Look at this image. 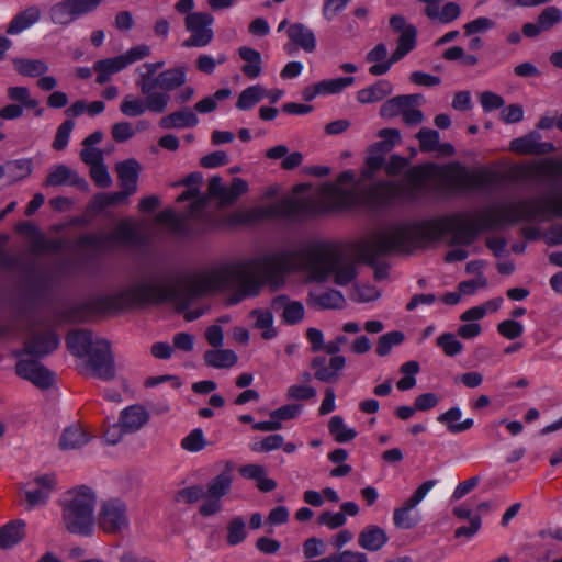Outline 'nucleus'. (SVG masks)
<instances>
[{"instance_id": "e2e57ef3", "label": "nucleus", "mask_w": 562, "mask_h": 562, "mask_svg": "<svg viewBox=\"0 0 562 562\" xmlns=\"http://www.w3.org/2000/svg\"><path fill=\"white\" fill-rule=\"evenodd\" d=\"M350 0H324L322 14L325 20L333 21L345 10Z\"/></svg>"}, {"instance_id": "c03bdc74", "label": "nucleus", "mask_w": 562, "mask_h": 562, "mask_svg": "<svg viewBox=\"0 0 562 562\" xmlns=\"http://www.w3.org/2000/svg\"><path fill=\"white\" fill-rule=\"evenodd\" d=\"M77 182V175L67 166L59 165L50 170L48 173L45 184L46 186H64L74 184Z\"/></svg>"}, {"instance_id": "603ef678", "label": "nucleus", "mask_w": 562, "mask_h": 562, "mask_svg": "<svg viewBox=\"0 0 562 562\" xmlns=\"http://www.w3.org/2000/svg\"><path fill=\"white\" fill-rule=\"evenodd\" d=\"M247 537L246 525L243 517H234L227 525V543L229 546H237L241 543Z\"/></svg>"}, {"instance_id": "338daca9", "label": "nucleus", "mask_w": 562, "mask_h": 562, "mask_svg": "<svg viewBox=\"0 0 562 562\" xmlns=\"http://www.w3.org/2000/svg\"><path fill=\"white\" fill-rule=\"evenodd\" d=\"M317 522L329 529H337L346 524V516L342 513L324 512L318 516Z\"/></svg>"}, {"instance_id": "39448f33", "label": "nucleus", "mask_w": 562, "mask_h": 562, "mask_svg": "<svg viewBox=\"0 0 562 562\" xmlns=\"http://www.w3.org/2000/svg\"><path fill=\"white\" fill-rule=\"evenodd\" d=\"M202 175L199 172L191 173L182 184L188 189L178 196L179 203L193 200L188 217L191 218H209L212 226H225L223 222L226 220H215L209 217L207 205L211 199L218 202L221 206L233 204L240 195L248 191V183L241 178H234L229 187L223 184L220 177H212L207 183V194L198 196L200 184L202 183Z\"/></svg>"}, {"instance_id": "13d9d810", "label": "nucleus", "mask_w": 562, "mask_h": 562, "mask_svg": "<svg viewBox=\"0 0 562 562\" xmlns=\"http://www.w3.org/2000/svg\"><path fill=\"white\" fill-rule=\"evenodd\" d=\"M401 379L396 386H415L416 375L419 372V363L417 361H407L401 366Z\"/></svg>"}, {"instance_id": "412c9836", "label": "nucleus", "mask_w": 562, "mask_h": 562, "mask_svg": "<svg viewBox=\"0 0 562 562\" xmlns=\"http://www.w3.org/2000/svg\"><path fill=\"white\" fill-rule=\"evenodd\" d=\"M345 364L344 356H333L328 360L325 357H316L312 362V368L317 380L330 383L338 376Z\"/></svg>"}, {"instance_id": "f03ea898", "label": "nucleus", "mask_w": 562, "mask_h": 562, "mask_svg": "<svg viewBox=\"0 0 562 562\" xmlns=\"http://www.w3.org/2000/svg\"><path fill=\"white\" fill-rule=\"evenodd\" d=\"M562 217V193L496 205L483 212H461L381 228L382 254H409L451 235L456 244L469 245L484 229L520 221Z\"/></svg>"}, {"instance_id": "09e8293b", "label": "nucleus", "mask_w": 562, "mask_h": 562, "mask_svg": "<svg viewBox=\"0 0 562 562\" xmlns=\"http://www.w3.org/2000/svg\"><path fill=\"white\" fill-rule=\"evenodd\" d=\"M16 71L23 76L37 77L47 70V65L38 59H14Z\"/></svg>"}, {"instance_id": "774afa93", "label": "nucleus", "mask_w": 562, "mask_h": 562, "mask_svg": "<svg viewBox=\"0 0 562 562\" xmlns=\"http://www.w3.org/2000/svg\"><path fill=\"white\" fill-rule=\"evenodd\" d=\"M325 552V543L322 539L312 537L303 543V554L306 559H314Z\"/></svg>"}, {"instance_id": "dca6fc26", "label": "nucleus", "mask_w": 562, "mask_h": 562, "mask_svg": "<svg viewBox=\"0 0 562 562\" xmlns=\"http://www.w3.org/2000/svg\"><path fill=\"white\" fill-rule=\"evenodd\" d=\"M16 374L34 386H52L57 383V375L34 360H20Z\"/></svg>"}, {"instance_id": "a19ab883", "label": "nucleus", "mask_w": 562, "mask_h": 562, "mask_svg": "<svg viewBox=\"0 0 562 562\" xmlns=\"http://www.w3.org/2000/svg\"><path fill=\"white\" fill-rule=\"evenodd\" d=\"M273 305L283 306V319L288 324H296L304 317V306L300 302H289L285 297H277Z\"/></svg>"}, {"instance_id": "49530a36", "label": "nucleus", "mask_w": 562, "mask_h": 562, "mask_svg": "<svg viewBox=\"0 0 562 562\" xmlns=\"http://www.w3.org/2000/svg\"><path fill=\"white\" fill-rule=\"evenodd\" d=\"M405 339L402 331L393 330L382 335L376 344L375 352L380 357L387 356L395 346L401 345Z\"/></svg>"}, {"instance_id": "c85d7f7f", "label": "nucleus", "mask_w": 562, "mask_h": 562, "mask_svg": "<svg viewBox=\"0 0 562 562\" xmlns=\"http://www.w3.org/2000/svg\"><path fill=\"white\" fill-rule=\"evenodd\" d=\"M198 123L196 114L189 109H184L164 116L159 122V126L164 130L186 128L196 126Z\"/></svg>"}, {"instance_id": "473e14b6", "label": "nucleus", "mask_w": 562, "mask_h": 562, "mask_svg": "<svg viewBox=\"0 0 562 562\" xmlns=\"http://www.w3.org/2000/svg\"><path fill=\"white\" fill-rule=\"evenodd\" d=\"M132 194L133 193H130L124 189L120 192L95 194L88 206V211L92 214L100 213L108 206L126 202L128 196Z\"/></svg>"}, {"instance_id": "864d4df0", "label": "nucleus", "mask_w": 562, "mask_h": 562, "mask_svg": "<svg viewBox=\"0 0 562 562\" xmlns=\"http://www.w3.org/2000/svg\"><path fill=\"white\" fill-rule=\"evenodd\" d=\"M353 77H341L334 79H326L318 82V92L326 94H336L353 85Z\"/></svg>"}, {"instance_id": "e433bc0d", "label": "nucleus", "mask_w": 562, "mask_h": 562, "mask_svg": "<svg viewBox=\"0 0 562 562\" xmlns=\"http://www.w3.org/2000/svg\"><path fill=\"white\" fill-rule=\"evenodd\" d=\"M142 224V222L124 218L116 225L113 238L125 244H137L139 241Z\"/></svg>"}, {"instance_id": "de8ad7c7", "label": "nucleus", "mask_w": 562, "mask_h": 562, "mask_svg": "<svg viewBox=\"0 0 562 562\" xmlns=\"http://www.w3.org/2000/svg\"><path fill=\"white\" fill-rule=\"evenodd\" d=\"M232 91L228 88L217 90L214 94L209 95L195 103L196 112L206 114L213 112L217 108V103L231 97Z\"/></svg>"}, {"instance_id": "58836bf2", "label": "nucleus", "mask_w": 562, "mask_h": 562, "mask_svg": "<svg viewBox=\"0 0 562 562\" xmlns=\"http://www.w3.org/2000/svg\"><path fill=\"white\" fill-rule=\"evenodd\" d=\"M237 355L229 349H212L204 355L205 363L210 367L224 369L231 368L237 362Z\"/></svg>"}, {"instance_id": "a211bd4d", "label": "nucleus", "mask_w": 562, "mask_h": 562, "mask_svg": "<svg viewBox=\"0 0 562 562\" xmlns=\"http://www.w3.org/2000/svg\"><path fill=\"white\" fill-rule=\"evenodd\" d=\"M416 45V29L414 26H406V29L402 32L397 47L393 53L390 61L384 64L372 65L369 69L370 74L373 76H381L389 71L391 66L403 58L406 54H408Z\"/></svg>"}, {"instance_id": "ddd939ff", "label": "nucleus", "mask_w": 562, "mask_h": 562, "mask_svg": "<svg viewBox=\"0 0 562 562\" xmlns=\"http://www.w3.org/2000/svg\"><path fill=\"white\" fill-rule=\"evenodd\" d=\"M103 0H63L50 8L55 24L67 26L82 15L95 11Z\"/></svg>"}, {"instance_id": "69168bd1", "label": "nucleus", "mask_w": 562, "mask_h": 562, "mask_svg": "<svg viewBox=\"0 0 562 562\" xmlns=\"http://www.w3.org/2000/svg\"><path fill=\"white\" fill-rule=\"evenodd\" d=\"M203 497L205 498L204 487L202 485H192L180 490L177 493L176 499L178 502L182 499L188 504H192L200 501Z\"/></svg>"}, {"instance_id": "bf43d9fd", "label": "nucleus", "mask_w": 562, "mask_h": 562, "mask_svg": "<svg viewBox=\"0 0 562 562\" xmlns=\"http://www.w3.org/2000/svg\"><path fill=\"white\" fill-rule=\"evenodd\" d=\"M8 167L13 181H19L29 177L33 170L32 160L27 158L11 161L8 164Z\"/></svg>"}, {"instance_id": "6e6d98bb", "label": "nucleus", "mask_w": 562, "mask_h": 562, "mask_svg": "<svg viewBox=\"0 0 562 562\" xmlns=\"http://www.w3.org/2000/svg\"><path fill=\"white\" fill-rule=\"evenodd\" d=\"M437 345L442 349L446 356L454 357L459 355L463 345L459 341L457 336L451 333H446L437 338Z\"/></svg>"}, {"instance_id": "2f4dec72", "label": "nucleus", "mask_w": 562, "mask_h": 562, "mask_svg": "<svg viewBox=\"0 0 562 562\" xmlns=\"http://www.w3.org/2000/svg\"><path fill=\"white\" fill-rule=\"evenodd\" d=\"M461 411L458 407H451L447 412L437 416V422L445 425L451 434L464 432L473 427V419L468 418L459 423Z\"/></svg>"}, {"instance_id": "1a4fd4ad", "label": "nucleus", "mask_w": 562, "mask_h": 562, "mask_svg": "<svg viewBox=\"0 0 562 562\" xmlns=\"http://www.w3.org/2000/svg\"><path fill=\"white\" fill-rule=\"evenodd\" d=\"M233 479V468L227 463L221 473L209 481L204 490L205 501L199 507L201 516L210 517L222 510V498L231 492Z\"/></svg>"}, {"instance_id": "0eeeda50", "label": "nucleus", "mask_w": 562, "mask_h": 562, "mask_svg": "<svg viewBox=\"0 0 562 562\" xmlns=\"http://www.w3.org/2000/svg\"><path fill=\"white\" fill-rule=\"evenodd\" d=\"M68 349L78 357H89L91 375L108 380L114 373L110 344L104 339H93L89 330H74L66 339Z\"/></svg>"}, {"instance_id": "680f3d73", "label": "nucleus", "mask_w": 562, "mask_h": 562, "mask_svg": "<svg viewBox=\"0 0 562 562\" xmlns=\"http://www.w3.org/2000/svg\"><path fill=\"white\" fill-rule=\"evenodd\" d=\"M562 20V12L555 7L546 8L538 18V22L543 31L549 30Z\"/></svg>"}, {"instance_id": "4be33fe9", "label": "nucleus", "mask_w": 562, "mask_h": 562, "mask_svg": "<svg viewBox=\"0 0 562 562\" xmlns=\"http://www.w3.org/2000/svg\"><path fill=\"white\" fill-rule=\"evenodd\" d=\"M417 138L422 151L436 153L439 156H452L454 147L450 143H440V135L435 130L422 128Z\"/></svg>"}, {"instance_id": "4c0bfd02", "label": "nucleus", "mask_w": 562, "mask_h": 562, "mask_svg": "<svg viewBox=\"0 0 562 562\" xmlns=\"http://www.w3.org/2000/svg\"><path fill=\"white\" fill-rule=\"evenodd\" d=\"M392 85L386 80H380L374 85L357 92V100L360 103L369 104L383 100L391 94Z\"/></svg>"}, {"instance_id": "c756f323", "label": "nucleus", "mask_w": 562, "mask_h": 562, "mask_svg": "<svg viewBox=\"0 0 562 562\" xmlns=\"http://www.w3.org/2000/svg\"><path fill=\"white\" fill-rule=\"evenodd\" d=\"M40 18V9L37 7H29L12 19L8 25L7 33L9 35L20 34L38 22Z\"/></svg>"}, {"instance_id": "5fc2aeb1", "label": "nucleus", "mask_w": 562, "mask_h": 562, "mask_svg": "<svg viewBox=\"0 0 562 562\" xmlns=\"http://www.w3.org/2000/svg\"><path fill=\"white\" fill-rule=\"evenodd\" d=\"M8 97L10 100L15 101L24 109H37L38 101L31 97L30 90L25 87H10L8 89Z\"/></svg>"}, {"instance_id": "bb28decb", "label": "nucleus", "mask_w": 562, "mask_h": 562, "mask_svg": "<svg viewBox=\"0 0 562 562\" xmlns=\"http://www.w3.org/2000/svg\"><path fill=\"white\" fill-rule=\"evenodd\" d=\"M387 540L385 531L375 525L367 526L358 536L359 546L369 551L380 550Z\"/></svg>"}, {"instance_id": "9d476101", "label": "nucleus", "mask_w": 562, "mask_h": 562, "mask_svg": "<svg viewBox=\"0 0 562 562\" xmlns=\"http://www.w3.org/2000/svg\"><path fill=\"white\" fill-rule=\"evenodd\" d=\"M150 55V47L145 44L136 45L124 54L99 60L94 64V70L97 72V82L103 85L110 80V78L130 65L142 60Z\"/></svg>"}, {"instance_id": "20e7f679", "label": "nucleus", "mask_w": 562, "mask_h": 562, "mask_svg": "<svg viewBox=\"0 0 562 562\" xmlns=\"http://www.w3.org/2000/svg\"><path fill=\"white\" fill-rule=\"evenodd\" d=\"M496 179L497 173L491 167L470 170L459 162L442 166L431 162L414 166L404 177L405 184L412 190H422L430 186L461 191L485 189Z\"/></svg>"}, {"instance_id": "a878e982", "label": "nucleus", "mask_w": 562, "mask_h": 562, "mask_svg": "<svg viewBox=\"0 0 562 562\" xmlns=\"http://www.w3.org/2000/svg\"><path fill=\"white\" fill-rule=\"evenodd\" d=\"M140 166L135 159H128L116 165L117 177L122 189L130 193L137 191Z\"/></svg>"}, {"instance_id": "4468645a", "label": "nucleus", "mask_w": 562, "mask_h": 562, "mask_svg": "<svg viewBox=\"0 0 562 562\" xmlns=\"http://www.w3.org/2000/svg\"><path fill=\"white\" fill-rule=\"evenodd\" d=\"M186 29L191 33L182 46L184 47H204L211 43L214 36L212 24L214 18L206 12H193L186 16Z\"/></svg>"}, {"instance_id": "72a5a7b5", "label": "nucleus", "mask_w": 562, "mask_h": 562, "mask_svg": "<svg viewBox=\"0 0 562 562\" xmlns=\"http://www.w3.org/2000/svg\"><path fill=\"white\" fill-rule=\"evenodd\" d=\"M164 66L165 61L145 63L137 69L138 78L136 85L143 94L156 92V78L153 79V76Z\"/></svg>"}, {"instance_id": "6e6552de", "label": "nucleus", "mask_w": 562, "mask_h": 562, "mask_svg": "<svg viewBox=\"0 0 562 562\" xmlns=\"http://www.w3.org/2000/svg\"><path fill=\"white\" fill-rule=\"evenodd\" d=\"M95 495L91 488L80 486L71 494L63 508V520L66 529L71 533L88 536L93 528V510Z\"/></svg>"}, {"instance_id": "052dcab7", "label": "nucleus", "mask_w": 562, "mask_h": 562, "mask_svg": "<svg viewBox=\"0 0 562 562\" xmlns=\"http://www.w3.org/2000/svg\"><path fill=\"white\" fill-rule=\"evenodd\" d=\"M497 331L504 338L514 340L524 334V325L514 319H505L497 325Z\"/></svg>"}, {"instance_id": "f3484780", "label": "nucleus", "mask_w": 562, "mask_h": 562, "mask_svg": "<svg viewBox=\"0 0 562 562\" xmlns=\"http://www.w3.org/2000/svg\"><path fill=\"white\" fill-rule=\"evenodd\" d=\"M289 43L283 46V50L291 55L293 46L303 49L305 53H313L316 49V36L312 29L301 22L291 23L286 30Z\"/></svg>"}, {"instance_id": "79ce46f5", "label": "nucleus", "mask_w": 562, "mask_h": 562, "mask_svg": "<svg viewBox=\"0 0 562 562\" xmlns=\"http://www.w3.org/2000/svg\"><path fill=\"white\" fill-rule=\"evenodd\" d=\"M416 95H400L384 102L380 109V114L383 117H393L396 115H402L405 106L411 105Z\"/></svg>"}, {"instance_id": "f704fd0d", "label": "nucleus", "mask_w": 562, "mask_h": 562, "mask_svg": "<svg viewBox=\"0 0 562 562\" xmlns=\"http://www.w3.org/2000/svg\"><path fill=\"white\" fill-rule=\"evenodd\" d=\"M240 58L245 61L243 72L250 79L258 78L262 72V57L261 54L250 47L241 46L238 49Z\"/></svg>"}, {"instance_id": "3c124183", "label": "nucleus", "mask_w": 562, "mask_h": 562, "mask_svg": "<svg viewBox=\"0 0 562 562\" xmlns=\"http://www.w3.org/2000/svg\"><path fill=\"white\" fill-rule=\"evenodd\" d=\"M380 296V290L375 285L369 283L356 284L350 293L351 300L358 303H369L378 300Z\"/></svg>"}, {"instance_id": "c9c22d12", "label": "nucleus", "mask_w": 562, "mask_h": 562, "mask_svg": "<svg viewBox=\"0 0 562 562\" xmlns=\"http://www.w3.org/2000/svg\"><path fill=\"white\" fill-rule=\"evenodd\" d=\"M25 537V522L13 520L0 528V548L9 549L18 544Z\"/></svg>"}, {"instance_id": "5701e85b", "label": "nucleus", "mask_w": 562, "mask_h": 562, "mask_svg": "<svg viewBox=\"0 0 562 562\" xmlns=\"http://www.w3.org/2000/svg\"><path fill=\"white\" fill-rule=\"evenodd\" d=\"M59 345L58 336L48 330L43 334L33 335L25 342V352L32 356H45L54 351Z\"/></svg>"}, {"instance_id": "f257e3e1", "label": "nucleus", "mask_w": 562, "mask_h": 562, "mask_svg": "<svg viewBox=\"0 0 562 562\" xmlns=\"http://www.w3.org/2000/svg\"><path fill=\"white\" fill-rule=\"evenodd\" d=\"M301 271L308 280H333L337 285L349 284L358 274L357 263L329 243L308 244L295 251H281L248 260L218 266L189 274L179 281L151 277L134 282L122 291V310L147 303L172 301L187 321H194L201 311H186L201 295L232 290L231 304L259 293L265 282L277 284L288 272Z\"/></svg>"}, {"instance_id": "6ab92c4d", "label": "nucleus", "mask_w": 562, "mask_h": 562, "mask_svg": "<svg viewBox=\"0 0 562 562\" xmlns=\"http://www.w3.org/2000/svg\"><path fill=\"white\" fill-rule=\"evenodd\" d=\"M515 173L526 177L557 178L562 176V159L546 158L515 166Z\"/></svg>"}, {"instance_id": "4d7b16f0", "label": "nucleus", "mask_w": 562, "mask_h": 562, "mask_svg": "<svg viewBox=\"0 0 562 562\" xmlns=\"http://www.w3.org/2000/svg\"><path fill=\"white\" fill-rule=\"evenodd\" d=\"M206 441L202 429L195 428L188 436L181 440V448L190 451L198 452L204 449Z\"/></svg>"}, {"instance_id": "37998d69", "label": "nucleus", "mask_w": 562, "mask_h": 562, "mask_svg": "<svg viewBox=\"0 0 562 562\" xmlns=\"http://www.w3.org/2000/svg\"><path fill=\"white\" fill-rule=\"evenodd\" d=\"M249 317L255 319V327L262 330L265 339H271L276 336L273 328V316L268 310H254L250 312Z\"/></svg>"}, {"instance_id": "8fccbe9b", "label": "nucleus", "mask_w": 562, "mask_h": 562, "mask_svg": "<svg viewBox=\"0 0 562 562\" xmlns=\"http://www.w3.org/2000/svg\"><path fill=\"white\" fill-rule=\"evenodd\" d=\"M155 222L175 233H181L184 226V218L172 210H164L158 213Z\"/></svg>"}, {"instance_id": "f8f14e48", "label": "nucleus", "mask_w": 562, "mask_h": 562, "mask_svg": "<svg viewBox=\"0 0 562 562\" xmlns=\"http://www.w3.org/2000/svg\"><path fill=\"white\" fill-rule=\"evenodd\" d=\"M144 95L145 100L133 94L125 95L120 106L121 112L128 117L139 116L146 111L162 113L170 101L169 94L164 92H149Z\"/></svg>"}, {"instance_id": "423d86ee", "label": "nucleus", "mask_w": 562, "mask_h": 562, "mask_svg": "<svg viewBox=\"0 0 562 562\" xmlns=\"http://www.w3.org/2000/svg\"><path fill=\"white\" fill-rule=\"evenodd\" d=\"M389 151V146L384 142L374 144L366 159V166L362 170L361 179H357L356 175L351 171L355 182L361 192V199L345 209L368 203V202H387L391 200L400 199L403 194V184L393 181H379L370 188H364L362 181L371 179L378 170L384 166L385 154ZM350 172V170H348ZM344 210V207L341 209Z\"/></svg>"}, {"instance_id": "9b49d317", "label": "nucleus", "mask_w": 562, "mask_h": 562, "mask_svg": "<svg viewBox=\"0 0 562 562\" xmlns=\"http://www.w3.org/2000/svg\"><path fill=\"white\" fill-rule=\"evenodd\" d=\"M98 527L109 535H119L130 527L126 504L120 498H110L100 504Z\"/></svg>"}, {"instance_id": "2eb2a0df", "label": "nucleus", "mask_w": 562, "mask_h": 562, "mask_svg": "<svg viewBox=\"0 0 562 562\" xmlns=\"http://www.w3.org/2000/svg\"><path fill=\"white\" fill-rule=\"evenodd\" d=\"M436 483V480L425 481L401 507L394 510L393 522L397 528L412 529L418 524L419 518L417 515H413L412 510L423 501Z\"/></svg>"}, {"instance_id": "cd10ccee", "label": "nucleus", "mask_w": 562, "mask_h": 562, "mask_svg": "<svg viewBox=\"0 0 562 562\" xmlns=\"http://www.w3.org/2000/svg\"><path fill=\"white\" fill-rule=\"evenodd\" d=\"M187 80L184 67L170 68L161 71L156 77V89L159 88L164 93L181 87Z\"/></svg>"}, {"instance_id": "0e129e2a", "label": "nucleus", "mask_w": 562, "mask_h": 562, "mask_svg": "<svg viewBox=\"0 0 562 562\" xmlns=\"http://www.w3.org/2000/svg\"><path fill=\"white\" fill-rule=\"evenodd\" d=\"M75 124L72 121H65L59 125L53 143V147L57 150L64 149L68 145V140Z\"/></svg>"}, {"instance_id": "b1692460", "label": "nucleus", "mask_w": 562, "mask_h": 562, "mask_svg": "<svg viewBox=\"0 0 562 562\" xmlns=\"http://www.w3.org/2000/svg\"><path fill=\"white\" fill-rule=\"evenodd\" d=\"M149 419L148 412L140 405H131L121 412L119 423L125 432L139 430Z\"/></svg>"}, {"instance_id": "ea45409f", "label": "nucleus", "mask_w": 562, "mask_h": 562, "mask_svg": "<svg viewBox=\"0 0 562 562\" xmlns=\"http://www.w3.org/2000/svg\"><path fill=\"white\" fill-rule=\"evenodd\" d=\"M267 94V89L261 85H254L243 90L236 102V108L241 111L252 109L259 103Z\"/></svg>"}, {"instance_id": "7c9ffc66", "label": "nucleus", "mask_w": 562, "mask_h": 562, "mask_svg": "<svg viewBox=\"0 0 562 562\" xmlns=\"http://www.w3.org/2000/svg\"><path fill=\"white\" fill-rule=\"evenodd\" d=\"M90 438L88 432L79 424H75L63 431L59 439V447L63 450L78 449L87 445Z\"/></svg>"}, {"instance_id": "7ed1b4c3", "label": "nucleus", "mask_w": 562, "mask_h": 562, "mask_svg": "<svg viewBox=\"0 0 562 562\" xmlns=\"http://www.w3.org/2000/svg\"><path fill=\"white\" fill-rule=\"evenodd\" d=\"M361 192L349 171L341 172L335 182L317 187L299 184L292 195L278 202L236 210L223 222L224 225L252 224L262 220L284 218L304 221L322 214L339 211L361 199Z\"/></svg>"}, {"instance_id": "aec40b11", "label": "nucleus", "mask_w": 562, "mask_h": 562, "mask_svg": "<svg viewBox=\"0 0 562 562\" xmlns=\"http://www.w3.org/2000/svg\"><path fill=\"white\" fill-rule=\"evenodd\" d=\"M509 149L520 155H542L554 151L555 146L549 142H541V135L537 132H531L513 139L509 144Z\"/></svg>"}, {"instance_id": "393cba45", "label": "nucleus", "mask_w": 562, "mask_h": 562, "mask_svg": "<svg viewBox=\"0 0 562 562\" xmlns=\"http://www.w3.org/2000/svg\"><path fill=\"white\" fill-rule=\"evenodd\" d=\"M310 300L312 305L319 310H340L346 305L342 293L334 289L315 290L310 293Z\"/></svg>"}, {"instance_id": "a18cd8bd", "label": "nucleus", "mask_w": 562, "mask_h": 562, "mask_svg": "<svg viewBox=\"0 0 562 562\" xmlns=\"http://www.w3.org/2000/svg\"><path fill=\"white\" fill-rule=\"evenodd\" d=\"M329 434L334 437L335 441L339 443L351 441L356 438L357 431L351 428H347L344 424V419L340 416H333L328 423Z\"/></svg>"}]
</instances>
